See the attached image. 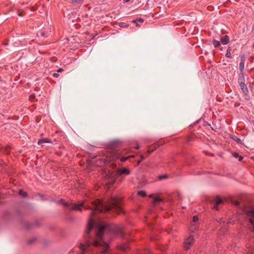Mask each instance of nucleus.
Masks as SVG:
<instances>
[{"label": "nucleus", "instance_id": "f257e3e1", "mask_svg": "<svg viewBox=\"0 0 254 254\" xmlns=\"http://www.w3.org/2000/svg\"><path fill=\"white\" fill-rule=\"evenodd\" d=\"M86 200L78 203L65 202L63 199L60 200V202L64 206H67L70 210H78L81 211L82 207L85 209H91L87 229L84 236L85 243H81L79 248L81 250V254L84 251H90L91 246L98 247L99 250L102 254H108L110 251V246L108 243L105 242L103 239L105 233H109L114 235H118L121 238L124 236L123 228L122 227L116 224H101L100 222L96 225L93 222V217L96 211L107 212L111 209H115V211L118 214L123 212L121 206V200L116 197L110 198L106 204H104L100 199L91 200V204L92 207L86 204Z\"/></svg>", "mask_w": 254, "mask_h": 254}, {"label": "nucleus", "instance_id": "f03ea898", "mask_svg": "<svg viewBox=\"0 0 254 254\" xmlns=\"http://www.w3.org/2000/svg\"><path fill=\"white\" fill-rule=\"evenodd\" d=\"M244 213L249 219V222L252 226V231L254 232V208L250 207H246Z\"/></svg>", "mask_w": 254, "mask_h": 254}, {"label": "nucleus", "instance_id": "7ed1b4c3", "mask_svg": "<svg viewBox=\"0 0 254 254\" xmlns=\"http://www.w3.org/2000/svg\"><path fill=\"white\" fill-rule=\"evenodd\" d=\"M133 157V156H130L128 157H120V155L118 153L116 152L114 153H111L109 152L107 154V160L109 161H116L117 160H120V161L122 162H124L126 161L129 158Z\"/></svg>", "mask_w": 254, "mask_h": 254}, {"label": "nucleus", "instance_id": "20e7f679", "mask_svg": "<svg viewBox=\"0 0 254 254\" xmlns=\"http://www.w3.org/2000/svg\"><path fill=\"white\" fill-rule=\"evenodd\" d=\"M238 83L241 87V88L244 93H247L248 92V90L247 86L245 83V79L244 74H240L238 78Z\"/></svg>", "mask_w": 254, "mask_h": 254}, {"label": "nucleus", "instance_id": "39448f33", "mask_svg": "<svg viewBox=\"0 0 254 254\" xmlns=\"http://www.w3.org/2000/svg\"><path fill=\"white\" fill-rule=\"evenodd\" d=\"M193 238L192 236L187 238L184 243V249L185 250H188L193 244Z\"/></svg>", "mask_w": 254, "mask_h": 254}, {"label": "nucleus", "instance_id": "423d86ee", "mask_svg": "<svg viewBox=\"0 0 254 254\" xmlns=\"http://www.w3.org/2000/svg\"><path fill=\"white\" fill-rule=\"evenodd\" d=\"M130 174V170L128 168H124L118 169L116 170V174L118 177L123 175H128Z\"/></svg>", "mask_w": 254, "mask_h": 254}, {"label": "nucleus", "instance_id": "0eeeda50", "mask_svg": "<svg viewBox=\"0 0 254 254\" xmlns=\"http://www.w3.org/2000/svg\"><path fill=\"white\" fill-rule=\"evenodd\" d=\"M214 201L215 203V205L213 206V209L218 210V207L217 205L222 203L223 201L219 197L217 196L215 198Z\"/></svg>", "mask_w": 254, "mask_h": 254}, {"label": "nucleus", "instance_id": "6e6552de", "mask_svg": "<svg viewBox=\"0 0 254 254\" xmlns=\"http://www.w3.org/2000/svg\"><path fill=\"white\" fill-rule=\"evenodd\" d=\"M220 41L223 45H226L230 42L229 37L228 35H225L221 38Z\"/></svg>", "mask_w": 254, "mask_h": 254}, {"label": "nucleus", "instance_id": "1a4fd4ad", "mask_svg": "<svg viewBox=\"0 0 254 254\" xmlns=\"http://www.w3.org/2000/svg\"><path fill=\"white\" fill-rule=\"evenodd\" d=\"M44 143H52V141L49 138H42L39 140L38 142V144L39 145L42 144Z\"/></svg>", "mask_w": 254, "mask_h": 254}, {"label": "nucleus", "instance_id": "9d476101", "mask_svg": "<svg viewBox=\"0 0 254 254\" xmlns=\"http://www.w3.org/2000/svg\"><path fill=\"white\" fill-rule=\"evenodd\" d=\"M245 67V62H240L239 64V68L240 70V74H244V69Z\"/></svg>", "mask_w": 254, "mask_h": 254}, {"label": "nucleus", "instance_id": "9b49d317", "mask_svg": "<svg viewBox=\"0 0 254 254\" xmlns=\"http://www.w3.org/2000/svg\"><path fill=\"white\" fill-rule=\"evenodd\" d=\"M232 50V48L230 47H229L227 49V52L225 54L226 57L229 58H232V56L231 54V51Z\"/></svg>", "mask_w": 254, "mask_h": 254}, {"label": "nucleus", "instance_id": "f8f14e48", "mask_svg": "<svg viewBox=\"0 0 254 254\" xmlns=\"http://www.w3.org/2000/svg\"><path fill=\"white\" fill-rule=\"evenodd\" d=\"M231 138L234 140H235V141H236L237 143H242V141L241 140V139H240L236 135H233L232 136Z\"/></svg>", "mask_w": 254, "mask_h": 254}, {"label": "nucleus", "instance_id": "ddd939ff", "mask_svg": "<svg viewBox=\"0 0 254 254\" xmlns=\"http://www.w3.org/2000/svg\"><path fill=\"white\" fill-rule=\"evenodd\" d=\"M212 44L215 48L219 47L220 46V42L216 40L212 41Z\"/></svg>", "mask_w": 254, "mask_h": 254}, {"label": "nucleus", "instance_id": "4468645a", "mask_svg": "<svg viewBox=\"0 0 254 254\" xmlns=\"http://www.w3.org/2000/svg\"><path fill=\"white\" fill-rule=\"evenodd\" d=\"M137 194H138V195H140V196H142V197H144V196H146V193H145V191H142V190H141V191H138L137 192Z\"/></svg>", "mask_w": 254, "mask_h": 254}, {"label": "nucleus", "instance_id": "2eb2a0df", "mask_svg": "<svg viewBox=\"0 0 254 254\" xmlns=\"http://www.w3.org/2000/svg\"><path fill=\"white\" fill-rule=\"evenodd\" d=\"M19 194L24 197H25L27 195L26 192L24 191L23 190H20L19 191Z\"/></svg>", "mask_w": 254, "mask_h": 254}, {"label": "nucleus", "instance_id": "dca6fc26", "mask_svg": "<svg viewBox=\"0 0 254 254\" xmlns=\"http://www.w3.org/2000/svg\"><path fill=\"white\" fill-rule=\"evenodd\" d=\"M161 201H162V199L160 198H159V197H155L154 199L153 203H156L159 202H160Z\"/></svg>", "mask_w": 254, "mask_h": 254}, {"label": "nucleus", "instance_id": "f3484780", "mask_svg": "<svg viewBox=\"0 0 254 254\" xmlns=\"http://www.w3.org/2000/svg\"><path fill=\"white\" fill-rule=\"evenodd\" d=\"M119 248L120 249L122 250L123 251H125L127 250V246L121 245V246H120Z\"/></svg>", "mask_w": 254, "mask_h": 254}, {"label": "nucleus", "instance_id": "a211bd4d", "mask_svg": "<svg viewBox=\"0 0 254 254\" xmlns=\"http://www.w3.org/2000/svg\"><path fill=\"white\" fill-rule=\"evenodd\" d=\"M198 220V218L197 216L195 215L193 217L192 221L193 222L195 223V222H197Z\"/></svg>", "mask_w": 254, "mask_h": 254}, {"label": "nucleus", "instance_id": "6ab92c4d", "mask_svg": "<svg viewBox=\"0 0 254 254\" xmlns=\"http://www.w3.org/2000/svg\"><path fill=\"white\" fill-rule=\"evenodd\" d=\"M140 157L141 158V160L137 161V165H139L141 161L145 158V157L142 155H140Z\"/></svg>", "mask_w": 254, "mask_h": 254}, {"label": "nucleus", "instance_id": "aec40b11", "mask_svg": "<svg viewBox=\"0 0 254 254\" xmlns=\"http://www.w3.org/2000/svg\"><path fill=\"white\" fill-rule=\"evenodd\" d=\"M154 150V149L152 148L151 147H150L148 150H147V153L148 155L150 154L151 153H152Z\"/></svg>", "mask_w": 254, "mask_h": 254}, {"label": "nucleus", "instance_id": "412c9836", "mask_svg": "<svg viewBox=\"0 0 254 254\" xmlns=\"http://www.w3.org/2000/svg\"><path fill=\"white\" fill-rule=\"evenodd\" d=\"M246 61V57L244 55L241 57V62H245Z\"/></svg>", "mask_w": 254, "mask_h": 254}, {"label": "nucleus", "instance_id": "4be33fe9", "mask_svg": "<svg viewBox=\"0 0 254 254\" xmlns=\"http://www.w3.org/2000/svg\"><path fill=\"white\" fill-rule=\"evenodd\" d=\"M81 0H72V3H79Z\"/></svg>", "mask_w": 254, "mask_h": 254}, {"label": "nucleus", "instance_id": "5701e85b", "mask_svg": "<svg viewBox=\"0 0 254 254\" xmlns=\"http://www.w3.org/2000/svg\"><path fill=\"white\" fill-rule=\"evenodd\" d=\"M53 76L54 77H58L59 76V74H58V73H54L53 74Z\"/></svg>", "mask_w": 254, "mask_h": 254}, {"label": "nucleus", "instance_id": "b1692460", "mask_svg": "<svg viewBox=\"0 0 254 254\" xmlns=\"http://www.w3.org/2000/svg\"><path fill=\"white\" fill-rule=\"evenodd\" d=\"M64 71V69L62 68H60L58 70H57V72H61L62 71Z\"/></svg>", "mask_w": 254, "mask_h": 254}, {"label": "nucleus", "instance_id": "393cba45", "mask_svg": "<svg viewBox=\"0 0 254 254\" xmlns=\"http://www.w3.org/2000/svg\"><path fill=\"white\" fill-rule=\"evenodd\" d=\"M166 178V176H164V175H162V176H160L159 177V178L160 179H163V178Z\"/></svg>", "mask_w": 254, "mask_h": 254}, {"label": "nucleus", "instance_id": "a878e982", "mask_svg": "<svg viewBox=\"0 0 254 254\" xmlns=\"http://www.w3.org/2000/svg\"><path fill=\"white\" fill-rule=\"evenodd\" d=\"M239 157V161H241V160H243V157L242 156H239V157Z\"/></svg>", "mask_w": 254, "mask_h": 254}, {"label": "nucleus", "instance_id": "bb28decb", "mask_svg": "<svg viewBox=\"0 0 254 254\" xmlns=\"http://www.w3.org/2000/svg\"><path fill=\"white\" fill-rule=\"evenodd\" d=\"M36 9L34 6L31 7V11H35Z\"/></svg>", "mask_w": 254, "mask_h": 254}, {"label": "nucleus", "instance_id": "cd10ccee", "mask_svg": "<svg viewBox=\"0 0 254 254\" xmlns=\"http://www.w3.org/2000/svg\"><path fill=\"white\" fill-rule=\"evenodd\" d=\"M233 155H234V156L235 157H236H236H239V155H238V154L237 153H234V154H233Z\"/></svg>", "mask_w": 254, "mask_h": 254}, {"label": "nucleus", "instance_id": "c85d7f7f", "mask_svg": "<svg viewBox=\"0 0 254 254\" xmlns=\"http://www.w3.org/2000/svg\"><path fill=\"white\" fill-rule=\"evenodd\" d=\"M191 138L190 137H189L188 138V139H187V141L188 142V141H191Z\"/></svg>", "mask_w": 254, "mask_h": 254}, {"label": "nucleus", "instance_id": "c756f323", "mask_svg": "<svg viewBox=\"0 0 254 254\" xmlns=\"http://www.w3.org/2000/svg\"><path fill=\"white\" fill-rule=\"evenodd\" d=\"M139 148V147L138 145H137L135 147V149H138Z\"/></svg>", "mask_w": 254, "mask_h": 254}, {"label": "nucleus", "instance_id": "7c9ffc66", "mask_svg": "<svg viewBox=\"0 0 254 254\" xmlns=\"http://www.w3.org/2000/svg\"><path fill=\"white\" fill-rule=\"evenodd\" d=\"M129 1H130V0H125L124 3L127 2Z\"/></svg>", "mask_w": 254, "mask_h": 254}, {"label": "nucleus", "instance_id": "2f4dec72", "mask_svg": "<svg viewBox=\"0 0 254 254\" xmlns=\"http://www.w3.org/2000/svg\"><path fill=\"white\" fill-rule=\"evenodd\" d=\"M235 204L236 205H239V202L237 201V202H236Z\"/></svg>", "mask_w": 254, "mask_h": 254}, {"label": "nucleus", "instance_id": "473e14b6", "mask_svg": "<svg viewBox=\"0 0 254 254\" xmlns=\"http://www.w3.org/2000/svg\"><path fill=\"white\" fill-rule=\"evenodd\" d=\"M220 49H221V50H223V48H222V47H221V48H220Z\"/></svg>", "mask_w": 254, "mask_h": 254}]
</instances>
